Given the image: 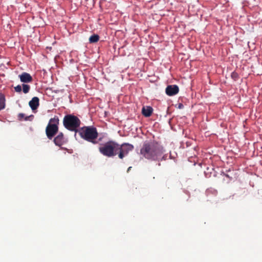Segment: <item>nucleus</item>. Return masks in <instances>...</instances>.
Masks as SVG:
<instances>
[{
    "mask_svg": "<svg viewBox=\"0 0 262 262\" xmlns=\"http://www.w3.org/2000/svg\"><path fill=\"white\" fill-rule=\"evenodd\" d=\"M134 148L132 144L128 143L119 144L114 141L110 140L101 144L99 147V151L105 157H113L118 155L119 159H123Z\"/></svg>",
    "mask_w": 262,
    "mask_h": 262,
    "instance_id": "nucleus-1",
    "label": "nucleus"
},
{
    "mask_svg": "<svg viewBox=\"0 0 262 262\" xmlns=\"http://www.w3.org/2000/svg\"><path fill=\"white\" fill-rule=\"evenodd\" d=\"M165 150L162 146L156 141H145L140 148V154L145 159L154 161H162L167 159L164 154Z\"/></svg>",
    "mask_w": 262,
    "mask_h": 262,
    "instance_id": "nucleus-2",
    "label": "nucleus"
},
{
    "mask_svg": "<svg viewBox=\"0 0 262 262\" xmlns=\"http://www.w3.org/2000/svg\"><path fill=\"white\" fill-rule=\"evenodd\" d=\"M77 134H79L82 139L88 142L94 144L98 143L96 140L98 136V133L97 129L92 126L80 127L77 131Z\"/></svg>",
    "mask_w": 262,
    "mask_h": 262,
    "instance_id": "nucleus-3",
    "label": "nucleus"
},
{
    "mask_svg": "<svg viewBox=\"0 0 262 262\" xmlns=\"http://www.w3.org/2000/svg\"><path fill=\"white\" fill-rule=\"evenodd\" d=\"M81 124L80 119L76 116L72 114L66 115L63 119L64 127L69 130L75 132V136L77 135V131L78 130Z\"/></svg>",
    "mask_w": 262,
    "mask_h": 262,
    "instance_id": "nucleus-4",
    "label": "nucleus"
},
{
    "mask_svg": "<svg viewBox=\"0 0 262 262\" xmlns=\"http://www.w3.org/2000/svg\"><path fill=\"white\" fill-rule=\"evenodd\" d=\"M59 122V118L56 116L50 119L46 128V135L49 139H52L58 133Z\"/></svg>",
    "mask_w": 262,
    "mask_h": 262,
    "instance_id": "nucleus-5",
    "label": "nucleus"
},
{
    "mask_svg": "<svg viewBox=\"0 0 262 262\" xmlns=\"http://www.w3.org/2000/svg\"><path fill=\"white\" fill-rule=\"evenodd\" d=\"M179 87L177 85H168L166 89V93L168 96H173L178 93Z\"/></svg>",
    "mask_w": 262,
    "mask_h": 262,
    "instance_id": "nucleus-6",
    "label": "nucleus"
},
{
    "mask_svg": "<svg viewBox=\"0 0 262 262\" xmlns=\"http://www.w3.org/2000/svg\"><path fill=\"white\" fill-rule=\"evenodd\" d=\"M56 145L60 147L66 143V140L62 133H60L54 139Z\"/></svg>",
    "mask_w": 262,
    "mask_h": 262,
    "instance_id": "nucleus-7",
    "label": "nucleus"
},
{
    "mask_svg": "<svg viewBox=\"0 0 262 262\" xmlns=\"http://www.w3.org/2000/svg\"><path fill=\"white\" fill-rule=\"evenodd\" d=\"M20 81L24 83L31 82L33 80V78L31 75L26 72H23L21 74L19 75Z\"/></svg>",
    "mask_w": 262,
    "mask_h": 262,
    "instance_id": "nucleus-8",
    "label": "nucleus"
},
{
    "mask_svg": "<svg viewBox=\"0 0 262 262\" xmlns=\"http://www.w3.org/2000/svg\"><path fill=\"white\" fill-rule=\"evenodd\" d=\"M29 105L33 111L37 109L39 105V98L37 97H34L29 102Z\"/></svg>",
    "mask_w": 262,
    "mask_h": 262,
    "instance_id": "nucleus-9",
    "label": "nucleus"
},
{
    "mask_svg": "<svg viewBox=\"0 0 262 262\" xmlns=\"http://www.w3.org/2000/svg\"><path fill=\"white\" fill-rule=\"evenodd\" d=\"M153 109L151 106H143L142 109V113L146 117H150L152 113Z\"/></svg>",
    "mask_w": 262,
    "mask_h": 262,
    "instance_id": "nucleus-10",
    "label": "nucleus"
},
{
    "mask_svg": "<svg viewBox=\"0 0 262 262\" xmlns=\"http://www.w3.org/2000/svg\"><path fill=\"white\" fill-rule=\"evenodd\" d=\"M99 38V36L98 34H94L90 37L89 39V42L90 43H96L98 41Z\"/></svg>",
    "mask_w": 262,
    "mask_h": 262,
    "instance_id": "nucleus-11",
    "label": "nucleus"
},
{
    "mask_svg": "<svg viewBox=\"0 0 262 262\" xmlns=\"http://www.w3.org/2000/svg\"><path fill=\"white\" fill-rule=\"evenodd\" d=\"M5 100L4 95L0 93V111L5 107Z\"/></svg>",
    "mask_w": 262,
    "mask_h": 262,
    "instance_id": "nucleus-12",
    "label": "nucleus"
},
{
    "mask_svg": "<svg viewBox=\"0 0 262 262\" xmlns=\"http://www.w3.org/2000/svg\"><path fill=\"white\" fill-rule=\"evenodd\" d=\"M23 91L25 94L28 93L30 89V86L29 85L26 84H23Z\"/></svg>",
    "mask_w": 262,
    "mask_h": 262,
    "instance_id": "nucleus-13",
    "label": "nucleus"
},
{
    "mask_svg": "<svg viewBox=\"0 0 262 262\" xmlns=\"http://www.w3.org/2000/svg\"><path fill=\"white\" fill-rule=\"evenodd\" d=\"M231 76L234 80H236L238 78V74L234 72L231 73Z\"/></svg>",
    "mask_w": 262,
    "mask_h": 262,
    "instance_id": "nucleus-14",
    "label": "nucleus"
},
{
    "mask_svg": "<svg viewBox=\"0 0 262 262\" xmlns=\"http://www.w3.org/2000/svg\"><path fill=\"white\" fill-rule=\"evenodd\" d=\"M14 90L16 92L20 93L21 92V86L20 85H18L14 87Z\"/></svg>",
    "mask_w": 262,
    "mask_h": 262,
    "instance_id": "nucleus-15",
    "label": "nucleus"
},
{
    "mask_svg": "<svg viewBox=\"0 0 262 262\" xmlns=\"http://www.w3.org/2000/svg\"><path fill=\"white\" fill-rule=\"evenodd\" d=\"M24 117H25V115L23 113L19 114L18 116V119L19 120H22L24 118Z\"/></svg>",
    "mask_w": 262,
    "mask_h": 262,
    "instance_id": "nucleus-16",
    "label": "nucleus"
},
{
    "mask_svg": "<svg viewBox=\"0 0 262 262\" xmlns=\"http://www.w3.org/2000/svg\"><path fill=\"white\" fill-rule=\"evenodd\" d=\"M179 108H183V105L181 103H180L179 105Z\"/></svg>",
    "mask_w": 262,
    "mask_h": 262,
    "instance_id": "nucleus-17",
    "label": "nucleus"
},
{
    "mask_svg": "<svg viewBox=\"0 0 262 262\" xmlns=\"http://www.w3.org/2000/svg\"><path fill=\"white\" fill-rule=\"evenodd\" d=\"M132 168V167H129L128 168L127 171L128 172L129 170H130V169Z\"/></svg>",
    "mask_w": 262,
    "mask_h": 262,
    "instance_id": "nucleus-18",
    "label": "nucleus"
},
{
    "mask_svg": "<svg viewBox=\"0 0 262 262\" xmlns=\"http://www.w3.org/2000/svg\"><path fill=\"white\" fill-rule=\"evenodd\" d=\"M158 165H159V166H160L161 165L160 163H159Z\"/></svg>",
    "mask_w": 262,
    "mask_h": 262,
    "instance_id": "nucleus-19",
    "label": "nucleus"
}]
</instances>
